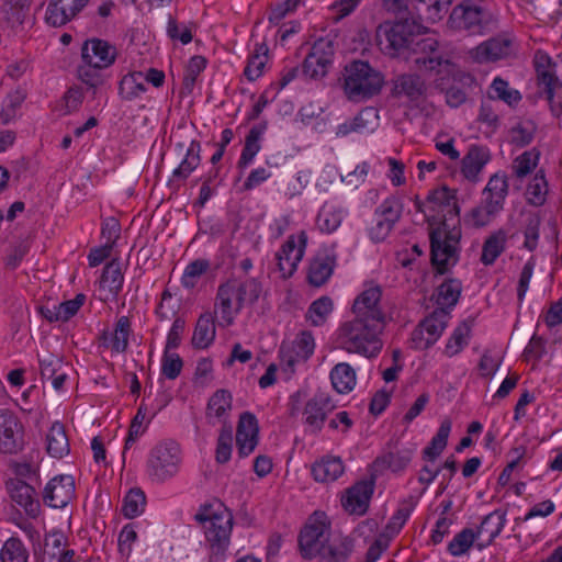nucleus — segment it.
<instances>
[{
	"label": "nucleus",
	"instance_id": "26",
	"mask_svg": "<svg viewBox=\"0 0 562 562\" xmlns=\"http://www.w3.org/2000/svg\"><path fill=\"white\" fill-rule=\"evenodd\" d=\"M419 256H422V248L418 244L413 245L411 249H403L396 254L397 263L407 269L405 272L407 290L416 294L422 293L420 262L417 260Z\"/></svg>",
	"mask_w": 562,
	"mask_h": 562
},
{
	"label": "nucleus",
	"instance_id": "29",
	"mask_svg": "<svg viewBox=\"0 0 562 562\" xmlns=\"http://www.w3.org/2000/svg\"><path fill=\"white\" fill-rule=\"evenodd\" d=\"M506 521V512L501 509H495L484 516L479 527L474 529V533L477 535V540L484 539V542L476 543L479 550L490 546L501 535Z\"/></svg>",
	"mask_w": 562,
	"mask_h": 562
},
{
	"label": "nucleus",
	"instance_id": "63",
	"mask_svg": "<svg viewBox=\"0 0 562 562\" xmlns=\"http://www.w3.org/2000/svg\"><path fill=\"white\" fill-rule=\"evenodd\" d=\"M103 69L105 68L97 67L89 63H82V65L77 68V75L82 83L87 85L89 88L97 89L105 81V78L101 72Z\"/></svg>",
	"mask_w": 562,
	"mask_h": 562
},
{
	"label": "nucleus",
	"instance_id": "37",
	"mask_svg": "<svg viewBox=\"0 0 562 562\" xmlns=\"http://www.w3.org/2000/svg\"><path fill=\"white\" fill-rule=\"evenodd\" d=\"M507 238L508 235L504 228H499L486 237L480 258L484 266L488 267L495 263L497 258L506 250Z\"/></svg>",
	"mask_w": 562,
	"mask_h": 562
},
{
	"label": "nucleus",
	"instance_id": "47",
	"mask_svg": "<svg viewBox=\"0 0 562 562\" xmlns=\"http://www.w3.org/2000/svg\"><path fill=\"white\" fill-rule=\"evenodd\" d=\"M47 452L53 458L60 459L69 452V442L64 429L59 423H54L47 434Z\"/></svg>",
	"mask_w": 562,
	"mask_h": 562
},
{
	"label": "nucleus",
	"instance_id": "60",
	"mask_svg": "<svg viewBox=\"0 0 562 562\" xmlns=\"http://www.w3.org/2000/svg\"><path fill=\"white\" fill-rule=\"evenodd\" d=\"M379 111L373 106L362 109L352 120L356 133H372L379 126Z\"/></svg>",
	"mask_w": 562,
	"mask_h": 562
},
{
	"label": "nucleus",
	"instance_id": "23",
	"mask_svg": "<svg viewBox=\"0 0 562 562\" xmlns=\"http://www.w3.org/2000/svg\"><path fill=\"white\" fill-rule=\"evenodd\" d=\"M337 265V256L333 249H321L310 261L307 281L311 285L319 288L327 283Z\"/></svg>",
	"mask_w": 562,
	"mask_h": 562
},
{
	"label": "nucleus",
	"instance_id": "59",
	"mask_svg": "<svg viewBox=\"0 0 562 562\" xmlns=\"http://www.w3.org/2000/svg\"><path fill=\"white\" fill-rule=\"evenodd\" d=\"M26 98V93L22 89H16L3 99L0 111V117L3 123H9L16 117L18 111Z\"/></svg>",
	"mask_w": 562,
	"mask_h": 562
},
{
	"label": "nucleus",
	"instance_id": "13",
	"mask_svg": "<svg viewBox=\"0 0 562 562\" xmlns=\"http://www.w3.org/2000/svg\"><path fill=\"white\" fill-rule=\"evenodd\" d=\"M315 339L311 331H300L290 345L280 347V360L283 370L293 373L299 363L306 362L315 350Z\"/></svg>",
	"mask_w": 562,
	"mask_h": 562
},
{
	"label": "nucleus",
	"instance_id": "56",
	"mask_svg": "<svg viewBox=\"0 0 562 562\" xmlns=\"http://www.w3.org/2000/svg\"><path fill=\"white\" fill-rule=\"evenodd\" d=\"M146 505V496L140 488H132L123 498L122 514L126 518H135L139 516Z\"/></svg>",
	"mask_w": 562,
	"mask_h": 562
},
{
	"label": "nucleus",
	"instance_id": "46",
	"mask_svg": "<svg viewBox=\"0 0 562 562\" xmlns=\"http://www.w3.org/2000/svg\"><path fill=\"white\" fill-rule=\"evenodd\" d=\"M412 460V451L409 449H402L397 451H390L375 459L373 465L376 471L390 469L392 472H400L404 470Z\"/></svg>",
	"mask_w": 562,
	"mask_h": 562
},
{
	"label": "nucleus",
	"instance_id": "20",
	"mask_svg": "<svg viewBox=\"0 0 562 562\" xmlns=\"http://www.w3.org/2000/svg\"><path fill=\"white\" fill-rule=\"evenodd\" d=\"M117 49L108 41L92 37L81 46V60L97 67L109 68L115 63Z\"/></svg>",
	"mask_w": 562,
	"mask_h": 562
},
{
	"label": "nucleus",
	"instance_id": "18",
	"mask_svg": "<svg viewBox=\"0 0 562 562\" xmlns=\"http://www.w3.org/2000/svg\"><path fill=\"white\" fill-rule=\"evenodd\" d=\"M330 535L329 526L324 520H310L299 536L302 557L305 559L317 557Z\"/></svg>",
	"mask_w": 562,
	"mask_h": 562
},
{
	"label": "nucleus",
	"instance_id": "8",
	"mask_svg": "<svg viewBox=\"0 0 562 562\" xmlns=\"http://www.w3.org/2000/svg\"><path fill=\"white\" fill-rule=\"evenodd\" d=\"M537 86L549 103L553 116L562 114V82L557 76V64L544 50L538 49L533 56Z\"/></svg>",
	"mask_w": 562,
	"mask_h": 562
},
{
	"label": "nucleus",
	"instance_id": "30",
	"mask_svg": "<svg viewBox=\"0 0 562 562\" xmlns=\"http://www.w3.org/2000/svg\"><path fill=\"white\" fill-rule=\"evenodd\" d=\"M7 487L15 504L23 507L29 516H37L40 503L35 498V490L33 486L20 479H13L7 483Z\"/></svg>",
	"mask_w": 562,
	"mask_h": 562
},
{
	"label": "nucleus",
	"instance_id": "42",
	"mask_svg": "<svg viewBox=\"0 0 562 562\" xmlns=\"http://www.w3.org/2000/svg\"><path fill=\"white\" fill-rule=\"evenodd\" d=\"M395 94L405 97L418 105L422 98V79L417 74H404L397 77L394 83Z\"/></svg>",
	"mask_w": 562,
	"mask_h": 562
},
{
	"label": "nucleus",
	"instance_id": "35",
	"mask_svg": "<svg viewBox=\"0 0 562 562\" xmlns=\"http://www.w3.org/2000/svg\"><path fill=\"white\" fill-rule=\"evenodd\" d=\"M233 396L225 389L217 390L209 400L206 406V418L210 424H225L232 409Z\"/></svg>",
	"mask_w": 562,
	"mask_h": 562
},
{
	"label": "nucleus",
	"instance_id": "58",
	"mask_svg": "<svg viewBox=\"0 0 562 562\" xmlns=\"http://www.w3.org/2000/svg\"><path fill=\"white\" fill-rule=\"evenodd\" d=\"M537 124L532 120H526L510 128V143L518 146H528L535 138Z\"/></svg>",
	"mask_w": 562,
	"mask_h": 562
},
{
	"label": "nucleus",
	"instance_id": "49",
	"mask_svg": "<svg viewBox=\"0 0 562 562\" xmlns=\"http://www.w3.org/2000/svg\"><path fill=\"white\" fill-rule=\"evenodd\" d=\"M201 144L198 140H191L186 156L180 165L173 170L172 177L178 180H186L201 162Z\"/></svg>",
	"mask_w": 562,
	"mask_h": 562
},
{
	"label": "nucleus",
	"instance_id": "28",
	"mask_svg": "<svg viewBox=\"0 0 562 562\" xmlns=\"http://www.w3.org/2000/svg\"><path fill=\"white\" fill-rule=\"evenodd\" d=\"M508 193V177L504 170H498L488 178V181L482 192V201L502 212Z\"/></svg>",
	"mask_w": 562,
	"mask_h": 562
},
{
	"label": "nucleus",
	"instance_id": "62",
	"mask_svg": "<svg viewBox=\"0 0 562 562\" xmlns=\"http://www.w3.org/2000/svg\"><path fill=\"white\" fill-rule=\"evenodd\" d=\"M333 311V301L329 296H322L315 300L308 307L306 318L312 325L321 326Z\"/></svg>",
	"mask_w": 562,
	"mask_h": 562
},
{
	"label": "nucleus",
	"instance_id": "10",
	"mask_svg": "<svg viewBox=\"0 0 562 562\" xmlns=\"http://www.w3.org/2000/svg\"><path fill=\"white\" fill-rule=\"evenodd\" d=\"M180 462V446L171 439L162 440L149 452L147 473L153 481L165 482L178 472Z\"/></svg>",
	"mask_w": 562,
	"mask_h": 562
},
{
	"label": "nucleus",
	"instance_id": "1",
	"mask_svg": "<svg viewBox=\"0 0 562 562\" xmlns=\"http://www.w3.org/2000/svg\"><path fill=\"white\" fill-rule=\"evenodd\" d=\"M498 16L487 0H461L447 20V27L465 36H483L497 27Z\"/></svg>",
	"mask_w": 562,
	"mask_h": 562
},
{
	"label": "nucleus",
	"instance_id": "15",
	"mask_svg": "<svg viewBox=\"0 0 562 562\" xmlns=\"http://www.w3.org/2000/svg\"><path fill=\"white\" fill-rule=\"evenodd\" d=\"M24 448V427L16 414L0 408V453L13 454Z\"/></svg>",
	"mask_w": 562,
	"mask_h": 562
},
{
	"label": "nucleus",
	"instance_id": "36",
	"mask_svg": "<svg viewBox=\"0 0 562 562\" xmlns=\"http://www.w3.org/2000/svg\"><path fill=\"white\" fill-rule=\"evenodd\" d=\"M345 472V465L339 457L325 456L312 465V475L315 481L329 483L338 480Z\"/></svg>",
	"mask_w": 562,
	"mask_h": 562
},
{
	"label": "nucleus",
	"instance_id": "51",
	"mask_svg": "<svg viewBox=\"0 0 562 562\" xmlns=\"http://www.w3.org/2000/svg\"><path fill=\"white\" fill-rule=\"evenodd\" d=\"M477 542V535L474 533V529L465 527L454 535L448 543L447 551L452 557H462L468 554L470 549Z\"/></svg>",
	"mask_w": 562,
	"mask_h": 562
},
{
	"label": "nucleus",
	"instance_id": "6",
	"mask_svg": "<svg viewBox=\"0 0 562 562\" xmlns=\"http://www.w3.org/2000/svg\"><path fill=\"white\" fill-rule=\"evenodd\" d=\"M453 63L441 56L424 58V87H434L446 92V101L449 106L458 108L468 99V92L462 88L451 85Z\"/></svg>",
	"mask_w": 562,
	"mask_h": 562
},
{
	"label": "nucleus",
	"instance_id": "25",
	"mask_svg": "<svg viewBox=\"0 0 562 562\" xmlns=\"http://www.w3.org/2000/svg\"><path fill=\"white\" fill-rule=\"evenodd\" d=\"M374 492V481L366 480L357 482L347 490L342 497V506L349 514L361 516L369 508L370 499Z\"/></svg>",
	"mask_w": 562,
	"mask_h": 562
},
{
	"label": "nucleus",
	"instance_id": "22",
	"mask_svg": "<svg viewBox=\"0 0 562 562\" xmlns=\"http://www.w3.org/2000/svg\"><path fill=\"white\" fill-rule=\"evenodd\" d=\"M75 496V480L71 475H57L45 486L44 503L53 508H64Z\"/></svg>",
	"mask_w": 562,
	"mask_h": 562
},
{
	"label": "nucleus",
	"instance_id": "12",
	"mask_svg": "<svg viewBox=\"0 0 562 562\" xmlns=\"http://www.w3.org/2000/svg\"><path fill=\"white\" fill-rule=\"evenodd\" d=\"M402 214V204L395 196L386 198L373 213L371 226L368 229L369 237L374 243L386 239L395 223Z\"/></svg>",
	"mask_w": 562,
	"mask_h": 562
},
{
	"label": "nucleus",
	"instance_id": "64",
	"mask_svg": "<svg viewBox=\"0 0 562 562\" xmlns=\"http://www.w3.org/2000/svg\"><path fill=\"white\" fill-rule=\"evenodd\" d=\"M499 213L501 211L482 201L479 206L471 210L469 213V220L474 227H484L488 225Z\"/></svg>",
	"mask_w": 562,
	"mask_h": 562
},
{
	"label": "nucleus",
	"instance_id": "45",
	"mask_svg": "<svg viewBox=\"0 0 562 562\" xmlns=\"http://www.w3.org/2000/svg\"><path fill=\"white\" fill-rule=\"evenodd\" d=\"M330 381L338 393H349L356 385V372L350 364L340 362L331 369Z\"/></svg>",
	"mask_w": 562,
	"mask_h": 562
},
{
	"label": "nucleus",
	"instance_id": "16",
	"mask_svg": "<svg viewBox=\"0 0 562 562\" xmlns=\"http://www.w3.org/2000/svg\"><path fill=\"white\" fill-rule=\"evenodd\" d=\"M262 291L261 282L255 278L239 281L237 279H231L220 284V294L223 297V304L228 310L229 307V295L237 293L236 310L241 311L245 305L255 304Z\"/></svg>",
	"mask_w": 562,
	"mask_h": 562
},
{
	"label": "nucleus",
	"instance_id": "32",
	"mask_svg": "<svg viewBox=\"0 0 562 562\" xmlns=\"http://www.w3.org/2000/svg\"><path fill=\"white\" fill-rule=\"evenodd\" d=\"M381 290L379 286L364 290L353 302L352 312L356 317L378 318L384 322V315L379 308Z\"/></svg>",
	"mask_w": 562,
	"mask_h": 562
},
{
	"label": "nucleus",
	"instance_id": "41",
	"mask_svg": "<svg viewBox=\"0 0 562 562\" xmlns=\"http://www.w3.org/2000/svg\"><path fill=\"white\" fill-rule=\"evenodd\" d=\"M26 11V0H3L0 11L1 21L11 30L16 31L23 24Z\"/></svg>",
	"mask_w": 562,
	"mask_h": 562
},
{
	"label": "nucleus",
	"instance_id": "34",
	"mask_svg": "<svg viewBox=\"0 0 562 562\" xmlns=\"http://www.w3.org/2000/svg\"><path fill=\"white\" fill-rule=\"evenodd\" d=\"M486 98L488 101H502L510 109H516L522 100V94L510 87L506 79L496 76L487 88Z\"/></svg>",
	"mask_w": 562,
	"mask_h": 562
},
{
	"label": "nucleus",
	"instance_id": "3",
	"mask_svg": "<svg viewBox=\"0 0 562 562\" xmlns=\"http://www.w3.org/2000/svg\"><path fill=\"white\" fill-rule=\"evenodd\" d=\"M383 328V321L355 316L352 321L345 322L339 328L338 338L341 348L366 358H375L383 347L380 337Z\"/></svg>",
	"mask_w": 562,
	"mask_h": 562
},
{
	"label": "nucleus",
	"instance_id": "31",
	"mask_svg": "<svg viewBox=\"0 0 562 562\" xmlns=\"http://www.w3.org/2000/svg\"><path fill=\"white\" fill-rule=\"evenodd\" d=\"M353 551V541L348 536L330 535L318 555L322 562H347Z\"/></svg>",
	"mask_w": 562,
	"mask_h": 562
},
{
	"label": "nucleus",
	"instance_id": "52",
	"mask_svg": "<svg viewBox=\"0 0 562 562\" xmlns=\"http://www.w3.org/2000/svg\"><path fill=\"white\" fill-rule=\"evenodd\" d=\"M132 334V323L130 317L121 316L115 323L113 333L110 337V348L116 353L125 352L128 348V339Z\"/></svg>",
	"mask_w": 562,
	"mask_h": 562
},
{
	"label": "nucleus",
	"instance_id": "11",
	"mask_svg": "<svg viewBox=\"0 0 562 562\" xmlns=\"http://www.w3.org/2000/svg\"><path fill=\"white\" fill-rule=\"evenodd\" d=\"M515 37L508 33H499L473 47L469 55L476 64H490L507 60L516 55Z\"/></svg>",
	"mask_w": 562,
	"mask_h": 562
},
{
	"label": "nucleus",
	"instance_id": "38",
	"mask_svg": "<svg viewBox=\"0 0 562 562\" xmlns=\"http://www.w3.org/2000/svg\"><path fill=\"white\" fill-rule=\"evenodd\" d=\"M451 314L445 307H437L430 315L424 317V329L428 334L426 347L434 345L446 329Z\"/></svg>",
	"mask_w": 562,
	"mask_h": 562
},
{
	"label": "nucleus",
	"instance_id": "61",
	"mask_svg": "<svg viewBox=\"0 0 562 562\" xmlns=\"http://www.w3.org/2000/svg\"><path fill=\"white\" fill-rule=\"evenodd\" d=\"M1 562H27L29 553L19 538L8 539L0 552Z\"/></svg>",
	"mask_w": 562,
	"mask_h": 562
},
{
	"label": "nucleus",
	"instance_id": "54",
	"mask_svg": "<svg viewBox=\"0 0 562 562\" xmlns=\"http://www.w3.org/2000/svg\"><path fill=\"white\" fill-rule=\"evenodd\" d=\"M100 282L103 286H106L113 295H117L122 291L124 276L119 259H112L105 265Z\"/></svg>",
	"mask_w": 562,
	"mask_h": 562
},
{
	"label": "nucleus",
	"instance_id": "2",
	"mask_svg": "<svg viewBox=\"0 0 562 562\" xmlns=\"http://www.w3.org/2000/svg\"><path fill=\"white\" fill-rule=\"evenodd\" d=\"M375 41L380 50L390 57L417 54L422 44V24L412 19L396 22L385 21L375 31Z\"/></svg>",
	"mask_w": 562,
	"mask_h": 562
},
{
	"label": "nucleus",
	"instance_id": "57",
	"mask_svg": "<svg viewBox=\"0 0 562 562\" xmlns=\"http://www.w3.org/2000/svg\"><path fill=\"white\" fill-rule=\"evenodd\" d=\"M470 333L471 328L468 324L458 325L446 344L445 353L448 357L460 353L469 344Z\"/></svg>",
	"mask_w": 562,
	"mask_h": 562
},
{
	"label": "nucleus",
	"instance_id": "7",
	"mask_svg": "<svg viewBox=\"0 0 562 562\" xmlns=\"http://www.w3.org/2000/svg\"><path fill=\"white\" fill-rule=\"evenodd\" d=\"M194 519L201 525L207 543H231L233 514L222 502L202 505Z\"/></svg>",
	"mask_w": 562,
	"mask_h": 562
},
{
	"label": "nucleus",
	"instance_id": "50",
	"mask_svg": "<svg viewBox=\"0 0 562 562\" xmlns=\"http://www.w3.org/2000/svg\"><path fill=\"white\" fill-rule=\"evenodd\" d=\"M342 218L344 212L341 207L325 204L317 214L316 224L322 233L331 234L340 226Z\"/></svg>",
	"mask_w": 562,
	"mask_h": 562
},
{
	"label": "nucleus",
	"instance_id": "53",
	"mask_svg": "<svg viewBox=\"0 0 562 562\" xmlns=\"http://www.w3.org/2000/svg\"><path fill=\"white\" fill-rule=\"evenodd\" d=\"M451 420L446 418L441 422L437 434L431 438L429 445L424 449V458L435 460L438 458L448 443V438L451 432Z\"/></svg>",
	"mask_w": 562,
	"mask_h": 562
},
{
	"label": "nucleus",
	"instance_id": "14",
	"mask_svg": "<svg viewBox=\"0 0 562 562\" xmlns=\"http://www.w3.org/2000/svg\"><path fill=\"white\" fill-rule=\"evenodd\" d=\"M335 408L336 404L328 393H315L307 400L302 412L305 430L312 435L319 434L328 414Z\"/></svg>",
	"mask_w": 562,
	"mask_h": 562
},
{
	"label": "nucleus",
	"instance_id": "21",
	"mask_svg": "<svg viewBox=\"0 0 562 562\" xmlns=\"http://www.w3.org/2000/svg\"><path fill=\"white\" fill-rule=\"evenodd\" d=\"M305 247L306 235L304 232L299 236V244L293 235L288 237L286 241L277 252L278 267L283 278H289L295 272L299 262L304 256Z\"/></svg>",
	"mask_w": 562,
	"mask_h": 562
},
{
	"label": "nucleus",
	"instance_id": "19",
	"mask_svg": "<svg viewBox=\"0 0 562 562\" xmlns=\"http://www.w3.org/2000/svg\"><path fill=\"white\" fill-rule=\"evenodd\" d=\"M492 160V153L487 146L472 144L469 146L467 154L461 159V175L471 182L481 181V175L485 166Z\"/></svg>",
	"mask_w": 562,
	"mask_h": 562
},
{
	"label": "nucleus",
	"instance_id": "24",
	"mask_svg": "<svg viewBox=\"0 0 562 562\" xmlns=\"http://www.w3.org/2000/svg\"><path fill=\"white\" fill-rule=\"evenodd\" d=\"M259 426L256 416L244 412L237 425L236 445L240 458L248 457L258 445Z\"/></svg>",
	"mask_w": 562,
	"mask_h": 562
},
{
	"label": "nucleus",
	"instance_id": "4",
	"mask_svg": "<svg viewBox=\"0 0 562 562\" xmlns=\"http://www.w3.org/2000/svg\"><path fill=\"white\" fill-rule=\"evenodd\" d=\"M462 232L457 223H440L429 231V261L436 274L443 276L459 262Z\"/></svg>",
	"mask_w": 562,
	"mask_h": 562
},
{
	"label": "nucleus",
	"instance_id": "33",
	"mask_svg": "<svg viewBox=\"0 0 562 562\" xmlns=\"http://www.w3.org/2000/svg\"><path fill=\"white\" fill-rule=\"evenodd\" d=\"M549 192L550 187L546 170L540 168L526 182L524 199L528 205L541 207L547 203Z\"/></svg>",
	"mask_w": 562,
	"mask_h": 562
},
{
	"label": "nucleus",
	"instance_id": "9",
	"mask_svg": "<svg viewBox=\"0 0 562 562\" xmlns=\"http://www.w3.org/2000/svg\"><path fill=\"white\" fill-rule=\"evenodd\" d=\"M460 207L458 204L457 190L446 184H439L429 190L424 200V216L430 227L440 223L459 222Z\"/></svg>",
	"mask_w": 562,
	"mask_h": 562
},
{
	"label": "nucleus",
	"instance_id": "55",
	"mask_svg": "<svg viewBox=\"0 0 562 562\" xmlns=\"http://www.w3.org/2000/svg\"><path fill=\"white\" fill-rule=\"evenodd\" d=\"M268 59L266 44H257L254 54L248 58L244 75L249 81L257 80L262 74Z\"/></svg>",
	"mask_w": 562,
	"mask_h": 562
},
{
	"label": "nucleus",
	"instance_id": "43",
	"mask_svg": "<svg viewBox=\"0 0 562 562\" xmlns=\"http://www.w3.org/2000/svg\"><path fill=\"white\" fill-rule=\"evenodd\" d=\"M462 291V284L458 279H447L438 288L436 292V304L438 307H445L451 313L457 305Z\"/></svg>",
	"mask_w": 562,
	"mask_h": 562
},
{
	"label": "nucleus",
	"instance_id": "44",
	"mask_svg": "<svg viewBox=\"0 0 562 562\" xmlns=\"http://www.w3.org/2000/svg\"><path fill=\"white\" fill-rule=\"evenodd\" d=\"M266 123L252 126L245 139L241 155L237 162L238 168L244 169L250 165L255 156L259 153L261 146L259 144L261 135L266 131Z\"/></svg>",
	"mask_w": 562,
	"mask_h": 562
},
{
	"label": "nucleus",
	"instance_id": "17",
	"mask_svg": "<svg viewBox=\"0 0 562 562\" xmlns=\"http://www.w3.org/2000/svg\"><path fill=\"white\" fill-rule=\"evenodd\" d=\"M334 48L329 41L314 43L302 65V76L311 79L324 77L333 64Z\"/></svg>",
	"mask_w": 562,
	"mask_h": 562
},
{
	"label": "nucleus",
	"instance_id": "40",
	"mask_svg": "<svg viewBox=\"0 0 562 562\" xmlns=\"http://www.w3.org/2000/svg\"><path fill=\"white\" fill-rule=\"evenodd\" d=\"M540 156V150L536 147L518 155L512 162L513 176L521 182L537 169Z\"/></svg>",
	"mask_w": 562,
	"mask_h": 562
},
{
	"label": "nucleus",
	"instance_id": "48",
	"mask_svg": "<svg viewBox=\"0 0 562 562\" xmlns=\"http://www.w3.org/2000/svg\"><path fill=\"white\" fill-rule=\"evenodd\" d=\"M145 78L142 71L125 75L119 83V94L122 99L132 101L146 91Z\"/></svg>",
	"mask_w": 562,
	"mask_h": 562
},
{
	"label": "nucleus",
	"instance_id": "27",
	"mask_svg": "<svg viewBox=\"0 0 562 562\" xmlns=\"http://www.w3.org/2000/svg\"><path fill=\"white\" fill-rule=\"evenodd\" d=\"M89 0H50L46 10V22L52 26H61L76 16Z\"/></svg>",
	"mask_w": 562,
	"mask_h": 562
},
{
	"label": "nucleus",
	"instance_id": "5",
	"mask_svg": "<svg viewBox=\"0 0 562 562\" xmlns=\"http://www.w3.org/2000/svg\"><path fill=\"white\" fill-rule=\"evenodd\" d=\"M384 81L382 72L368 61L353 60L345 67L344 90L350 101L361 102L378 95Z\"/></svg>",
	"mask_w": 562,
	"mask_h": 562
},
{
	"label": "nucleus",
	"instance_id": "39",
	"mask_svg": "<svg viewBox=\"0 0 562 562\" xmlns=\"http://www.w3.org/2000/svg\"><path fill=\"white\" fill-rule=\"evenodd\" d=\"M216 328L214 316L210 312L200 315L192 336V345L195 348L204 349L209 347L215 338Z\"/></svg>",
	"mask_w": 562,
	"mask_h": 562
}]
</instances>
